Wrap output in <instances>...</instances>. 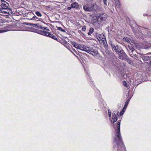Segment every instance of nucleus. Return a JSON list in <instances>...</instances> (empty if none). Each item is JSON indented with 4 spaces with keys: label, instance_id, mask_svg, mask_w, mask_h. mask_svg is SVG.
<instances>
[{
    "label": "nucleus",
    "instance_id": "1",
    "mask_svg": "<svg viewBox=\"0 0 151 151\" xmlns=\"http://www.w3.org/2000/svg\"><path fill=\"white\" fill-rule=\"evenodd\" d=\"M120 122H118L116 127L114 125L115 133L113 137L114 148L117 151H126L120 133Z\"/></svg>",
    "mask_w": 151,
    "mask_h": 151
},
{
    "label": "nucleus",
    "instance_id": "2",
    "mask_svg": "<svg viewBox=\"0 0 151 151\" xmlns=\"http://www.w3.org/2000/svg\"><path fill=\"white\" fill-rule=\"evenodd\" d=\"M82 50L93 56H95L98 54V52L96 50L93 49L92 48H90L84 46L83 47Z\"/></svg>",
    "mask_w": 151,
    "mask_h": 151
},
{
    "label": "nucleus",
    "instance_id": "3",
    "mask_svg": "<svg viewBox=\"0 0 151 151\" xmlns=\"http://www.w3.org/2000/svg\"><path fill=\"white\" fill-rule=\"evenodd\" d=\"M119 58L122 60H128L129 57L123 50H122L118 54Z\"/></svg>",
    "mask_w": 151,
    "mask_h": 151
},
{
    "label": "nucleus",
    "instance_id": "4",
    "mask_svg": "<svg viewBox=\"0 0 151 151\" xmlns=\"http://www.w3.org/2000/svg\"><path fill=\"white\" fill-rule=\"evenodd\" d=\"M140 57L144 61H147L151 60V54H142Z\"/></svg>",
    "mask_w": 151,
    "mask_h": 151
},
{
    "label": "nucleus",
    "instance_id": "5",
    "mask_svg": "<svg viewBox=\"0 0 151 151\" xmlns=\"http://www.w3.org/2000/svg\"><path fill=\"white\" fill-rule=\"evenodd\" d=\"M12 11L10 9H6L4 8H0V13L4 14H11Z\"/></svg>",
    "mask_w": 151,
    "mask_h": 151
},
{
    "label": "nucleus",
    "instance_id": "6",
    "mask_svg": "<svg viewBox=\"0 0 151 151\" xmlns=\"http://www.w3.org/2000/svg\"><path fill=\"white\" fill-rule=\"evenodd\" d=\"M119 113L117 111H114L113 113V122H116L117 120Z\"/></svg>",
    "mask_w": 151,
    "mask_h": 151
},
{
    "label": "nucleus",
    "instance_id": "7",
    "mask_svg": "<svg viewBox=\"0 0 151 151\" xmlns=\"http://www.w3.org/2000/svg\"><path fill=\"white\" fill-rule=\"evenodd\" d=\"M1 8L10 9L9 7V4L7 2L4 0H1Z\"/></svg>",
    "mask_w": 151,
    "mask_h": 151
},
{
    "label": "nucleus",
    "instance_id": "8",
    "mask_svg": "<svg viewBox=\"0 0 151 151\" xmlns=\"http://www.w3.org/2000/svg\"><path fill=\"white\" fill-rule=\"evenodd\" d=\"M41 33L42 34V35H45L46 36L49 37L50 36V34H51L50 32H49L46 31H41Z\"/></svg>",
    "mask_w": 151,
    "mask_h": 151
},
{
    "label": "nucleus",
    "instance_id": "9",
    "mask_svg": "<svg viewBox=\"0 0 151 151\" xmlns=\"http://www.w3.org/2000/svg\"><path fill=\"white\" fill-rule=\"evenodd\" d=\"M83 8L85 10L87 11H91V9L90 7H89L87 5L84 6Z\"/></svg>",
    "mask_w": 151,
    "mask_h": 151
},
{
    "label": "nucleus",
    "instance_id": "10",
    "mask_svg": "<svg viewBox=\"0 0 151 151\" xmlns=\"http://www.w3.org/2000/svg\"><path fill=\"white\" fill-rule=\"evenodd\" d=\"M98 37L100 40L104 41L105 36L104 35L100 34L98 35Z\"/></svg>",
    "mask_w": 151,
    "mask_h": 151
},
{
    "label": "nucleus",
    "instance_id": "11",
    "mask_svg": "<svg viewBox=\"0 0 151 151\" xmlns=\"http://www.w3.org/2000/svg\"><path fill=\"white\" fill-rule=\"evenodd\" d=\"M84 45L76 44V48L82 50Z\"/></svg>",
    "mask_w": 151,
    "mask_h": 151
},
{
    "label": "nucleus",
    "instance_id": "12",
    "mask_svg": "<svg viewBox=\"0 0 151 151\" xmlns=\"http://www.w3.org/2000/svg\"><path fill=\"white\" fill-rule=\"evenodd\" d=\"M129 101H130V100L129 99H128L127 100V101H126V102H125V104L124 107L123 109V110H124V109H126V108L127 107V106L128 104V103H129Z\"/></svg>",
    "mask_w": 151,
    "mask_h": 151
},
{
    "label": "nucleus",
    "instance_id": "13",
    "mask_svg": "<svg viewBox=\"0 0 151 151\" xmlns=\"http://www.w3.org/2000/svg\"><path fill=\"white\" fill-rule=\"evenodd\" d=\"M115 2L116 6L117 7L119 8L120 6V3L119 0H114Z\"/></svg>",
    "mask_w": 151,
    "mask_h": 151
},
{
    "label": "nucleus",
    "instance_id": "14",
    "mask_svg": "<svg viewBox=\"0 0 151 151\" xmlns=\"http://www.w3.org/2000/svg\"><path fill=\"white\" fill-rule=\"evenodd\" d=\"M94 31V29L92 27L90 28L89 30V31L88 33V35H90Z\"/></svg>",
    "mask_w": 151,
    "mask_h": 151
},
{
    "label": "nucleus",
    "instance_id": "15",
    "mask_svg": "<svg viewBox=\"0 0 151 151\" xmlns=\"http://www.w3.org/2000/svg\"><path fill=\"white\" fill-rule=\"evenodd\" d=\"M117 53L119 54L120 51H121L122 50L118 47L117 46L116 49L114 50Z\"/></svg>",
    "mask_w": 151,
    "mask_h": 151
},
{
    "label": "nucleus",
    "instance_id": "16",
    "mask_svg": "<svg viewBox=\"0 0 151 151\" xmlns=\"http://www.w3.org/2000/svg\"><path fill=\"white\" fill-rule=\"evenodd\" d=\"M50 37L52 38L55 40H57V38L56 37L52 34H50Z\"/></svg>",
    "mask_w": 151,
    "mask_h": 151
},
{
    "label": "nucleus",
    "instance_id": "17",
    "mask_svg": "<svg viewBox=\"0 0 151 151\" xmlns=\"http://www.w3.org/2000/svg\"><path fill=\"white\" fill-rule=\"evenodd\" d=\"M71 8H75L76 7V2L73 3L71 5Z\"/></svg>",
    "mask_w": 151,
    "mask_h": 151
},
{
    "label": "nucleus",
    "instance_id": "18",
    "mask_svg": "<svg viewBox=\"0 0 151 151\" xmlns=\"http://www.w3.org/2000/svg\"><path fill=\"white\" fill-rule=\"evenodd\" d=\"M35 13L38 16L41 17L42 16V15L41 14V13L38 12L37 11Z\"/></svg>",
    "mask_w": 151,
    "mask_h": 151
},
{
    "label": "nucleus",
    "instance_id": "19",
    "mask_svg": "<svg viewBox=\"0 0 151 151\" xmlns=\"http://www.w3.org/2000/svg\"><path fill=\"white\" fill-rule=\"evenodd\" d=\"M104 14H102V15L101 16V17H100V18L101 19H102V20H105L106 19V18L104 17Z\"/></svg>",
    "mask_w": 151,
    "mask_h": 151
},
{
    "label": "nucleus",
    "instance_id": "20",
    "mask_svg": "<svg viewBox=\"0 0 151 151\" xmlns=\"http://www.w3.org/2000/svg\"><path fill=\"white\" fill-rule=\"evenodd\" d=\"M58 29L59 30H61L62 32H65V30L63 29L62 28L60 27H58Z\"/></svg>",
    "mask_w": 151,
    "mask_h": 151
},
{
    "label": "nucleus",
    "instance_id": "21",
    "mask_svg": "<svg viewBox=\"0 0 151 151\" xmlns=\"http://www.w3.org/2000/svg\"><path fill=\"white\" fill-rule=\"evenodd\" d=\"M134 58H135V59H136V60H139V61H140L142 63V61H141V60H140L139 58H138V57H137V56H136V55H134Z\"/></svg>",
    "mask_w": 151,
    "mask_h": 151
},
{
    "label": "nucleus",
    "instance_id": "22",
    "mask_svg": "<svg viewBox=\"0 0 151 151\" xmlns=\"http://www.w3.org/2000/svg\"><path fill=\"white\" fill-rule=\"evenodd\" d=\"M86 29V26H83L82 28V30L83 31H85Z\"/></svg>",
    "mask_w": 151,
    "mask_h": 151
},
{
    "label": "nucleus",
    "instance_id": "23",
    "mask_svg": "<svg viewBox=\"0 0 151 151\" xmlns=\"http://www.w3.org/2000/svg\"><path fill=\"white\" fill-rule=\"evenodd\" d=\"M108 114H109V117H110L111 116V111L110 109L108 110Z\"/></svg>",
    "mask_w": 151,
    "mask_h": 151
},
{
    "label": "nucleus",
    "instance_id": "24",
    "mask_svg": "<svg viewBox=\"0 0 151 151\" xmlns=\"http://www.w3.org/2000/svg\"><path fill=\"white\" fill-rule=\"evenodd\" d=\"M123 84L124 86L127 87V82L126 81H123Z\"/></svg>",
    "mask_w": 151,
    "mask_h": 151
},
{
    "label": "nucleus",
    "instance_id": "25",
    "mask_svg": "<svg viewBox=\"0 0 151 151\" xmlns=\"http://www.w3.org/2000/svg\"><path fill=\"white\" fill-rule=\"evenodd\" d=\"M117 47V46H115L114 45H112V47L114 49V50H115V49L116 48V47Z\"/></svg>",
    "mask_w": 151,
    "mask_h": 151
},
{
    "label": "nucleus",
    "instance_id": "26",
    "mask_svg": "<svg viewBox=\"0 0 151 151\" xmlns=\"http://www.w3.org/2000/svg\"><path fill=\"white\" fill-rule=\"evenodd\" d=\"M103 1H104V4L107 6V4H106V1H107V0H103Z\"/></svg>",
    "mask_w": 151,
    "mask_h": 151
},
{
    "label": "nucleus",
    "instance_id": "27",
    "mask_svg": "<svg viewBox=\"0 0 151 151\" xmlns=\"http://www.w3.org/2000/svg\"><path fill=\"white\" fill-rule=\"evenodd\" d=\"M109 44L111 46V47H112V45H114V44H113L112 43V42H109Z\"/></svg>",
    "mask_w": 151,
    "mask_h": 151
},
{
    "label": "nucleus",
    "instance_id": "28",
    "mask_svg": "<svg viewBox=\"0 0 151 151\" xmlns=\"http://www.w3.org/2000/svg\"><path fill=\"white\" fill-rule=\"evenodd\" d=\"M73 45L74 47H76V43H74L73 44Z\"/></svg>",
    "mask_w": 151,
    "mask_h": 151
},
{
    "label": "nucleus",
    "instance_id": "29",
    "mask_svg": "<svg viewBox=\"0 0 151 151\" xmlns=\"http://www.w3.org/2000/svg\"><path fill=\"white\" fill-rule=\"evenodd\" d=\"M71 8V7H69L68 8V10H70Z\"/></svg>",
    "mask_w": 151,
    "mask_h": 151
},
{
    "label": "nucleus",
    "instance_id": "30",
    "mask_svg": "<svg viewBox=\"0 0 151 151\" xmlns=\"http://www.w3.org/2000/svg\"><path fill=\"white\" fill-rule=\"evenodd\" d=\"M130 50H131L132 52L134 50V48H132Z\"/></svg>",
    "mask_w": 151,
    "mask_h": 151
},
{
    "label": "nucleus",
    "instance_id": "31",
    "mask_svg": "<svg viewBox=\"0 0 151 151\" xmlns=\"http://www.w3.org/2000/svg\"><path fill=\"white\" fill-rule=\"evenodd\" d=\"M37 17L36 16H34L33 17V19H35Z\"/></svg>",
    "mask_w": 151,
    "mask_h": 151
},
{
    "label": "nucleus",
    "instance_id": "32",
    "mask_svg": "<svg viewBox=\"0 0 151 151\" xmlns=\"http://www.w3.org/2000/svg\"><path fill=\"white\" fill-rule=\"evenodd\" d=\"M128 61L129 63H130L131 62V60H128Z\"/></svg>",
    "mask_w": 151,
    "mask_h": 151
},
{
    "label": "nucleus",
    "instance_id": "33",
    "mask_svg": "<svg viewBox=\"0 0 151 151\" xmlns=\"http://www.w3.org/2000/svg\"><path fill=\"white\" fill-rule=\"evenodd\" d=\"M71 52L73 53V54L75 55V54L72 51H71Z\"/></svg>",
    "mask_w": 151,
    "mask_h": 151
},
{
    "label": "nucleus",
    "instance_id": "34",
    "mask_svg": "<svg viewBox=\"0 0 151 151\" xmlns=\"http://www.w3.org/2000/svg\"><path fill=\"white\" fill-rule=\"evenodd\" d=\"M72 50H73L74 51V52H75V49H73Z\"/></svg>",
    "mask_w": 151,
    "mask_h": 151
},
{
    "label": "nucleus",
    "instance_id": "35",
    "mask_svg": "<svg viewBox=\"0 0 151 151\" xmlns=\"http://www.w3.org/2000/svg\"><path fill=\"white\" fill-rule=\"evenodd\" d=\"M120 114H121V115H122V114H123V113H122V112H121Z\"/></svg>",
    "mask_w": 151,
    "mask_h": 151
},
{
    "label": "nucleus",
    "instance_id": "36",
    "mask_svg": "<svg viewBox=\"0 0 151 151\" xmlns=\"http://www.w3.org/2000/svg\"><path fill=\"white\" fill-rule=\"evenodd\" d=\"M32 24V25H36V24Z\"/></svg>",
    "mask_w": 151,
    "mask_h": 151
},
{
    "label": "nucleus",
    "instance_id": "37",
    "mask_svg": "<svg viewBox=\"0 0 151 151\" xmlns=\"http://www.w3.org/2000/svg\"><path fill=\"white\" fill-rule=\"evenodd\" d=\"M77 24H78V23H76V26H77Z\"/></svg>",
    "mask_w": 151,
    "mask_h": 151
},
{
    "label": "nucleus",
    "instance_id": "38",
    "mask_svg": "<svg viewBox=\"0 0 151 151\" xmlns=\"http://www.w3.org/2000/svg\"><path fill=\"white\" fill-rule=\"evenodd\" d=\"M76 6H77L76 4H77L78 5V4L76 3Z\"/></svg>",
    "mask_w": 151,
    "mask_h": 151
}]
</instances>
